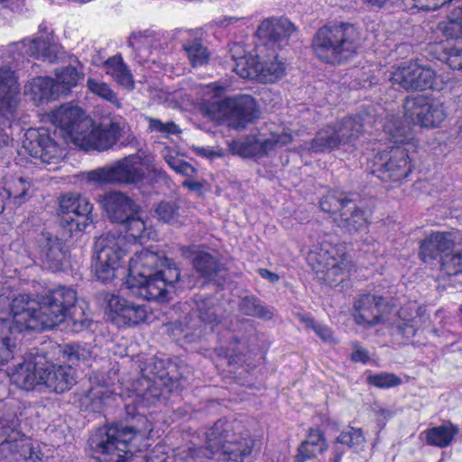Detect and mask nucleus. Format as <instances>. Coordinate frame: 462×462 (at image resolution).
<instances>
[{
  "mask_svg": "<svg viewBox=\"0 0 462 462\" xmlns=\"http://www.w3.org/2000/svg\"><path fill=\"white\" fill-rule=\"evenodd\" d=\"M189 256L192 257L195 270L203 277L211 278L220 269L218 258L216 254L194 248L190 250Z\"/></svg>",
  "mask_w": 462,
  "mask_h": 462,
  "instance_id": "obj_36",
  "label": "nucleus"
},
{
  "mask_svg": "<svg viewBox=\"0 0 462 462\" xmlns=\"http://www.w3.org/2000/svg\"><path fill=\"white\" fill-rule=\"evenodd\" d=\"M439 29L446 40L439 44L443 57L452 69L462 72V5L452 10L447 22L439 23Z\"/></svg>",
  "mask_w": 462,
  "mask_h": 462,
  "instance_id": "obj_17",
  "label": "nucleus"
},
{
  "mask_svg": "<svg viewBox=\"0 0 462 462\" xmlns=\"http://www.w3.org/2000/svg\"><path fill=\"white\" fill-rule=\"evenodd\" d=\"M344 211L334 217L337 226L349 234H356L365 231L368 221L365 211L361 209L354 200L346 202Z\"/></svg>",
  "mask_w": 462,
  "mask_h": 462,
  "instance_id": "obj_28",
  "label": "nucleus"
},
{
  "mask_svg": "<svg viewBox=\"0 0 462 462\" xmlns=\"http://www.w3.org/2000/svg\"><path fill=\"white\" fill-rule=\"evenodd\" d=\"M403 110L409 124L426 128L439 127L447 118L444 103L425 95L407 97Z\"/></svg>",
  "mask_w": 462,
  "mask_h": 462,
  "instance_id": "obj_14",
  "label": "nucleus"
},
{
  "mask_svg": "<svg viewBox=\"0 0 462 462\" xmlns=\"http://www.w3.org/2000/svg\"><path fill=\"white\" fill-rule=\"evenodd\" d=\"M310 259L318 264L317 273H324L323 279L329 283L337 282V277L348 268L346 257V246L337 236L325 235L320 237Z\"/></svg>",
  "mask_w": 462,
  "mask_h": 462,
  "instance_id": "obj_12",
  "label": "nucleus"
},
{
  "mask_svg": "<svg viewBox=\"0 0 462 462\" xmlns=\"http://www.w3.org/2000/svg\"><path fill=\"white\" fill-rule=\"evenodd\" d=\"M207 447L195 444L179 448L176 456L184 462H207L209 457L225 462H245L254 441L236 420H219L206 433Z\"/></svg>",
  "mask_w": 462,
  "mask_h": 462,
  "instance_id": "obj_1",
  "label": "nucleus"
},
{
  "mask_svg": "<svg viewBox=\"0 0 462 462\" xmlns=\"http://www.w3.org/2000/svg\"><path fill=\"white\" fill-rule=\"evenodd\" d=\"M364 132L363 117H347L328 125L318 131L316 136L306 144L313 152H330L342 145L354 143Z\"/></svg>",
  "mask_w": 462,
  "mask_h": 462,
  "instance_id": "obj_10",
  "label": "nucleus"
},
{
  "mask_svg": "<svg viewBox=\"0 0 462 462\" xmlns=\"http://www.w3.org/2000/svg\"><path fill=\"white\" fill-rule=\"evenodd\" d=\"M183 50L193 67L202 66L208 63L209 52L198 38L189 39L183 43Z\"/></svg>",
  "mask_w": 462,
  "mask_h": 462,
  "instance_id": "obj_43",
  "label": "nucleus"
},
{
  "mask_svg": "<svg viewBox=\"0 0 462 462\" xmlns=\"http://www.w3.org/2000/svg\"><path fill=\"white\" fill-rule=\"evenodd\" d=\"M162 391L153 383H148L147 388L143 393L135 394L134 402L138 406L150 407L161 400Z\"/></svg>",
  "mask_w": 462,
  "mask_h": 462,
  "instance_id": "obj_53",
  "label": "nucleus"
},
{
  "mask_svg": "<svg viewBox=\"0 0 462 462\" xmlns=\"http://www.w3.org/2000/svg\"><path fill=\"white\" fill-rule=\"evenodd\" d=\"M285 70V64L279 60L276 54L261 55L257 81L261 83H273L283 77Z\"/></svg>",
  "mask_w": 462,
  "mask_h": 462,
  "instance_id": "obj_33",
  "label": "nucleus"
},
{
  "mask_svg": "<svg viewBox=\"0 0 462 462\" xmlns=\"http://www.w3.org/2000/svg\"><path fill=\"white\" fill-rule=\"evenodd\" d=\"M129 46L141 60H146L152 50L158 47V40L153 32L133 33L129 39Z\"/></svg>",
  "mask_w": 462,
  "mask_h": 462,
  "instance_id": "obj_39",
  "label": "nucleus"
},
{
  "mask_svg": "<svg viewBox=\"0 0 462 462\" xmlns=\"http://www.w3.org/2000/svg\"><path fill=\"white\" fill-rule=\"evenodd\" d=\"M53 291H60V292H70L72 296L71 300H66V298L60 299L57 300L56 305L58 309H61L62 319L57 322V326L62 322H68L71 327V329L75 332H79L82 329L88 328L90 321L85 314L84 307L77 304V293L76 291L67 286H58Z\"/></svg>",
  "mask_w": 462,
  "mask_h": 462,
  "instance_id": "obj_23",
  "label": "nucleus"
},
{
  "mask_svg": "<svg viewBox=\"0 0 462 462\" xmlns=\"http://www.w3.org/2000/svg\"><path fill=\"white\" fill-rule=\"evenodd\" d=\"M71 296L70 292L64 293L53 289L38 299L20 294L12 300L10 319H4V322L12 333L53 328L63 317L61 309L56 305L57 300L66 298L69 301Z\"/></svg>",
  "mask_w": 462,
  "mask_h": 462,
  "instance_id": "obj_3",
  "label": "nucleus"
},
{
  "mask_svg": "<svg viewBox=\"0 0 462 462\" xmlns=\"http://www.w3.org/2000/svg\"><path fill=\"white\" fill-rule=\"evenodd\" d=\"M104 68L107 75L113 78L119 85L126 89H133L134 82L133 75L119 55L113 56L106 60Z\"/></svg>",
  "mask_w": 462,
  "mask_h": 462,
  "instance_id": "obj_34",
  "label": "nucleus"
},
{
  "mask_svg": "<svg viewBox=\"0 0 462 462\" xmlns=\"http://www.w3.org/2000/svg\"><path fill=\"white\" fill-rule=\"evenodd\" d=\"M143 438L132 427L112 426L92 436L90 447L101 462H124L128 453L141 450L137 441Z\"/></svg>",
  "mask_w": 462,
  "mask_h": 462,
  "instance_id": "obj_6",
  "label": "nucleus"
},
{
  "mask_svg": "<svg viewBox=\"0 0 462 462\" xmlns=\"http://www.w3.org/2000/svg\"><path fill=\"white\" fill-rule=\"evenodd\" d=\"M122 224L125 225L126 232L130 237L134 240H143L151 237V232L146 227L143 219L139 216V212L136 215L131 216Z\"/></svg>",
  "mask_w": 462,
  "mask_h": 462,
  "instance_id": "obj_48",
  "label": "nucleus"
},
{
  "mask_svg": "<svg viewBox=\"0 0 462 462\" xmlns=\"http://www.w3.org/2000/svg\"><path fill=\"white\" fill-rule=\"evenodd\" d=\"M94 252L93 269L97 279L110 282L116 278L128 253L126 239L115 233L103 234L97 238Z\"/></svg>",
  "mask_w": 462,
  "mask_h": 462,
  "instance_id": "obj_7",
  "label": "nucleus"
},
{
  "mask_svg": "<svg viewBox=\"0 0 462 462\" xmlns=\"http://www.w3.org/2000/svg\"><path fill=\"white\" fill-rule=\"evenodd\" d=\"M443 270L448 274H457L462 271V249H454L441 259Z\"/></svg>",
  "mask_w": 462,
  "mask_h": 462,
  "instance_id": "obj_55",
  "label": "nucleus"
},
{
  "mask_svg": "<svg viewBox=\"0 0 462 462\" xmlns=\"http://www.w3.org/2000/svg\"><path fill=\"white\" fill-rule=\"evenodd\" d=\"M50 361L44 356H29L14 367L9 374L11 382L23 390H32L37 385H43L49 391L62 393L70 390L77 382V372L62 362Z\"/></svg>",
  "mask_w": 462,
  "mask_h": 462,
  "instance_id": "obj_4",
  "label": "nucleus"
},
{
  "mask_svg": "<svg viewBox=\"0 0 462 462\" xmlns=\"http://www.w3.org/2000/svg\"><path fill=\"white\" fill-rule=\"evenodd\" d=\"M388 325L395 327L397 333L406 339L413 337L418 329V320L408 315L407 310L403 308L398 313L393 310L392 324Z\"/></svg>",
  "mask_w": 462,
  "mask_h": 462,
  "instance_id": "obj_40",
  "label": "nucleus"
},
{
  "mask_svg": "<svg viewBox=\"0 0 462 462\" xmlns=\"http://www.w3.org/2000/svg\"><path fill=\"white\" fill-rule=\"evenodd\" d=\"M373 172L383 182L400 183L413 171L414 165L403 146L392 147L375 157Z\"/></svg>",
  "mask_w": 462,
  "mask_h": 462,
  "instance_id": "obj_15",
  "label": "nucleus"
},
{
  "mask_svg": "<svg viewBox=\"0 0 462 462\" xmlns=\"http://www.w3.org/2000/svg\"><path fill=\"white\" fill-rule=\"evenodd\" d=\"M30 189V183L23 178H20L13 182L7 189H4V192L7 198H14L15 201L21 204L27 196Z\"/></svg>",
  "mask_w": 462,
  "mask_h": 462,
  "instance_id": "obj_57",
  "label": "nucleus"
},
{
  "mask_svg": "<svg viewBox=\"0 0 462 462\" xmlns=\"http://www.w3.org/2000/svg\"><path fill=\"white\" fill-rule=\"evenodd\" d=\"M164 160L167 164L177 173L191 177L195 174L196 170L189 162H184L171 153L164 154Z\"/></svg>",
  "mask_w": 462,
  "mask_h": 462,
  "instance_id": "obj_58",
  "label": "nucleus"
},
{
  "mask_svg": "<svg viewBox=\"0 0 462 462\" xmlns=\"http://www.w3.org/2000/svg\"><path fill=\"white\" fill-rule=\"evenodd\" d=\"M59 90V86L57 87L55 80L51 78L40 77L34 79L31 84V94L37 105L58 97Z\"/></svg>",
  "mask_w": 462,
  "mask_h": 462,
  "instance_id": "obj_38",
  "label": "nucleus"
},
{
  "mask_svg": "<svg viewBox=\"0 0 462 462\" xmlns=\"http://www.w3.org/2000/svg\"><path fill=\"white\" fill-rule=\"evenodd\" d=\"M259 274L262 278L276 282L279 281V275L264 268L259 269Z\"/></svg>",
  "mask_w": 462,
  "mask_h": 462,
  "instance_id": "obj_63",
  "label": "nucleus"
},
{
  "mask_svg": "<svg viewBox=\"0 0 462 462\" xmlns=\"http://www.w3.org/2000/svg\"><path fill=\"white\" fill-rule=\"evenodd\" d=\"M359 32L352 24L325 25L316 32L312 47L316 56L329 64L338 65L357 51Z\"/></svg>",
  "mask_w": 462,
  "mask_h": 462,
  "instance_id": "obj_5",
  "label": "nucleus"
},
{
  "mask_svg": "<svg viewBox=\"0 0 462 462\" xmlns=\"http://www.w3.org/2000/svg\"><path fill=\"white\" fill-rule=\"evenodd\" d=\"M349 200L342 194L328 193L321 199L320 208L324 212L334 215L335 217L344 211V206Z\"/></svg>",
  "mask_w": 462,
  "mask_h": 462,
  "instance_id": "obj_50",
  "label": "nucleus"
},
{
  "mask_svg": "<svg viewBox=\"0 0 462 462\" xmlns=\"http://www.w3.org/2000/svg\"><path fill=\"white\" fill-rule=\"evenodd\" d=\"M338 444L346 445L348 448L362 445L365 442V438L361 429L350 427L343 430L336 439Z\"/></svg>",
  "mask_w": 462,
  "mask_h": 462,
  "instance_id": "obj_52",
  "label": "nucleus"
},
{
  "mask_svg": "<svg viewBox=\"0 0 462 462\" xmlns=\"http://www.w3.org/2000/svg\"><path fill=\"white\" fill-rule=\"evenodd\" d=\"M241 46L235 44L231 49L232 57L234 60V71L243 79H258V73L260 68V56L261 55H244L236 57V54L241 52Z\"/></svg>",
  "mask_w": 462,
  "mask_h": 462,
  "instance_id": "obj_32",
  "label": "nucleus"
},
{
  "mask_svg": "<svg viewBox=\"0 0 462 462\" xmlns=\"http://www.w3.org/2000/svg\"><path fill=\"white\" fill-rule=\"evenodd\" d=\"M88 118L79 107L70 104L61 105L50 115L51 122L59 127L63 134L67 135L71 142L79 130V125Z\"/></svg>",
  "mask_w": 462,
  "mask_h": 462,
  "instance_id": "obj_26",
  "label": "nucleus"
},
{
  "mask_svg": "<svg viewBox=\"0 0 462 462\" xmlns=\"http://www.w3.org/2000/svg\"><path fill=\"white\" fill-rule=\"evenodd\" d=\"M24 147L34 158L45 163H55L63 155L62 149L45 132L29 131Z\"/></svg>",
  "mask_w": 462,
  "mask_h": 462,
  "instance_id": "obj_22",
  "label": "nucleus"
},
{
  "mask_svg": "<svg viewBox=\"0 0 462 462\" xmlns=\"http://www.w3.org/2000/svg\"><path fill=\"white\" fill-rule=\"evenodd\" d=\"M196 152H197V154H199L203 157L210 158V159H213L217 156H221V153L217 152L208 147H197Z\"/></svg>",
  "mask_w": 462,
  "mask_h": 462,
  "instance_id": "obj_62",
  "label": "nucleus"
},
{
  "mask_svg": "<svg viewBox=\"0 0 462 462\" xmlns=\"http://www.w3.org/2000/svg\"><path fill=\"white\" fill-rule=\"evenodd\" d=\"M238 310L245 316L265 320H269L273 317V312L269 308L263 306L254 296H245L242 298L238 304Z\"/></svg>",
  "mask_w": 462,
  "mask_h": 462,
  "instance_id": "obj_41",
  "label": "nucleus"
},
{
  "mask_svg": "<svg viewBox=\"0 0 462 462\" xmlns=\"http://www.w3.org/2000/svg\"><path fill=\"white\" fill-rule=\"evenodd\" d=\"M383 130L389 135L391 140L396 143L406 144L413 139L411 127L402 125L398 118L393 116L387 117Z\"/></svg>",
  "mask_w": 462,
  "mask_h": 462,
  "instance_id": "obj_42",
  "label": "nucleus"
},
{
  "mask_svg": "<svg viewBox=\"0 0 462 462\" xmlns=\"http://www.w3.org/2000/svg\"><path fill=\"white\" fill-rule=\"evenodd\" d=\"M292 140L290 129L273 125L269 129V133H260L228 143V148L233 154L242 157H263L270 152L290 144Z\"/></svg>",
  "mask_w": 462,
  "mask_h": 462,
  "instance_id": "obj_11",
  "label": "nucleus"
},
{
  "mask_svg": "<svg viewBox=\"0 0 462 462\" xmlns=\"http://www.w3.org/2000/svg\"><path fill=\"white\" fill-rule=\"evenodd\" d=\"M148 128L152 133L161 134L162 136L177 134L181 132L179 125L173 121L162 122L158 118L147 117Z\"/></svg>",
  "mask_w": 462,
  "mask_h": 462,
  "instance_id": "obj_54",
  "label": "nucleus"
},
{
  "mask_svg": "<svg viewBox=\"0 0 462 462\" xmlns=\"http://www.w3.org/2000/svg\"><path fill=\"white\" fill-rule=\"evenodd\" d=\"M182 185L189 189V190H192V191H199L200 190L202 185L198 182V181H192V180H186L182 182Z\"/></svg>",
  "mask_w": 462,
  "mask_h": 462,
  "instance_id": "obj_64",
  "label": "nucleus"
},
{
  "mask_svg": "<svg viewBox=\"0 0 462 462\" xmlns=\"http://www.w3.org/2000/svg\"><path fill=\"white\" fill-rule=\"evenodd\" d=\"M296 32L294 24L286 18H267L258 26L256 35L267 43L282 48Z\"/></svg>",
  "mask_w": 462,
  "mask_h": 462,
  "instance_id": "obj_25",
  "label": "nucleus"
},
{
  "mask_svg": "<svg viewBox=\"0 0 462 462\" xmlns=\"http://www.w3.org/2000/svg\"><path fill=\"white\" fill-rule=\"evenodd\" d=\"M297 317L306 328H311L324 342H335L333 332L328 326L317 323L312 318L304 314H297Z\"/></svg>",
  "mask_w": 462,
  "mask_h": 462,
  "instance_id": "obj_51",
  "label": "nucleus"
},
{
  "mask_svg": "<svg viewBox=\"0 0 462 462\" xmlns=\"http://www.w3.org/2000/svg\"><path fill=\"white\" fill-rule=\"evenodd\" d=\"M90 397L95 400L98 399L100 404H107L109 399L115 397L114 393L105 387L93 388L90 391Z\"/></svg>",
  "mask_w": 462,
  "mask_h": 462,
  "instance_id": "obj_60",
  "label": "nucleus"
},
{
  "mask_svg": "<svg viewBox=\"0 0 462 462\" xmlns=\"http://www.w3.org/2000/svg\"><path fill=\"white\" fill-rule=\"evenodd\" d=\"M4 449H8L13 453L20 454L23 459L30 462H37L42 460V453L38 449V445L34 446L33 442L24 435L19 439H7L2 443Z\"/></svg>",
  "mask_w": 462,
  "mask_h": 462,
  "instance_id": "obj_35",
  "label": "nucleus"
},
{
  "mask_svg": "<svg viewBox=\"0 0 462 462\" xmlns=\"http://www.w3.org/2000/svg\"><path fill=\"white\" fill-rule=\"evenodd\" d=\"M19 87L14 71L0 69V109L4 114H12L17 105Z\"/></svg>",
  "mask_w": 462,
  "mask_h": 462,
  "instance_id": "obj_30",
  "label": "nucleus"
},
{
  "mask_svg": "<svg viewBox=\"0 0 462 462\" xmlns=\"http://www.w3.org/2000/svg\"><path fill=\"white\" fill-rule=\"evenodd\" d=\"M100 203L110 220L123 223L139 212V207L125 193L110 191L102 196Z\"/></svg>",
  "mask_w": 462,
  "mask_h": 462,
  "instance_id": "obj_24",
  "label": "nucleus"
},
{
  "mask_svg": "<svg viewBox=\"0 0 462 462\" xmlns=\"http://www.w3.org/2000/svg\"><path fill=\"white\" fill-rule=\"evenodd\" d=\"M436 73L430 67L408 61L392 72L390 80L407 91H423L433 88Z\"/></svg>",
  "mask_w": 462,
  "mask_h": 462,
  "instance_id": "obj_18",
  "label": "nucleus"
},
{
  "mask_svg": "<svg viewBox=\"0 0 462 462\" xmlns=\"http://www.w3.org/2000/svg\"><path fill=\"white\" fill-rule=\"evenodd\" d=\"M13 47L22 56L35 57L53 62L58 55L59 46L51 41L49 35L33 39H24L20 42L13 44Z\"/></svg>",
  "mask_w": 462,
  "mask_h": 462,
  "instance_id": "obj_27",
  "label": "nucleus"
},
{
  "mask_svg": "<svg viewBox=\"0 0 462 462\" xmlns=\"http://www.w3.org/2000/svg\"><path fill=\"white\" fill-rule=\"evenodd\" d=\"M393 309L388 301L375 294L365 293L354 301V319L356 325L369 328L380 324H392Z\"/></svg>",
  "mask_w": 462,
  "mask_h": 462,
  "instance_id": "obj_16",
  "label": "nucleus"
},
{
  "mask_svg": "<svg viewBox=\"0 0 462 462\" xmlns=\"http://www.w3.org/2000/svg\"><path fill=\"white\" fill-rule=\"evenodd\" d=\"M107 317L118 327L137 325L146 319V310L115 294H106Z\"/></svg>",
  "mask_w": 462,
  "mask_h": 462,
  "instance_id": "obj_20",
  "label": "nucleus"
},
{
  "mask_svg": "<svg viewBox=\"0 0 462 462\" xmlns=\"http://www.w3.org/2000/svg\"><path fill=\"white\" fill-rule=\"evenodd\" d=\"M92 356L91 348L88 345H66L60 350L63 363L68 362L73 367L78 362L87 361Z\"/></svg>",
  "mask_w": 462,
  "mask_h": 462,
  "instance_id": "obj_45",
  "label": "nucleus"
},
{
  "mask_svg": "<svg viewBox=\"0 0 462 462\" xmlns=\"http://www.w3.org/2000/svg\"><path fill=\"white\" fill-rule=\"evenodd\" d=\"M198 314L201 321L212 326L219 322L217 310L211 300L198 301Z\"/></svg>",
  "mask_w": 462,
  "mask_h": 462,
  "instance_id": "obj_56",
  "label": "nucleus"
},
{
  "mask_svg": "<svg viewBox=\"0 0 462 462\" xmlns=\"http://www.w3.org/2000/svg\"><path fill=\"white\" fill-rule=\"evenodd\" d=\"M79 75L73 67H66L56 74L55 85L59 86L60 95L69 92L70 88L78 84Z\"/></svg>",
  "mask_w": 462,
  "mask_h": 462,
  "instance_id": "obj_47",
  "label": "nucleus"
},
{
  "mask_svg": "<svg viewBox=\"0 0 462 462\" xmlns=\"http://www.w3.org/2000/svg\"><path fill=\"white\" fill-rule=\"evenodd\" d=\"M180 277L179 268L169 259L143 250L130 259L125 284L138 298L164 302L175 292Z\"/></svg>",
  "mask_w": 462,
  "mask_h": 462,
  "instance_id": "obj_2",
  "label": "nucleus"
},
{
  "mask_svg": "<svg viewBox=\"0 0 462 462\" xmlns=\"http://www.w3.org/2000/svg\"><path fill=\"white\" fill-rule=\"evenodd\" d=\"M42 236L43 241L41 245V259L46 268H49L52 272L59 271L65 258L61 240L50 234H43Z\"/></svg>",
  "mask_w": 462,
  "mask_h": 462,
  "instance_id": "obj_31",
  "label": "nucleus"
},
{
  "mask_svg": "<svg viewBox=\"0 0 462 462\" xmlns=\"http://www.w3.org/2000/svg\"><path fill=\"white\" fill-rule=\"evenodd\" d=\"M12 334L7 329L4 319L0 318V366L5 365L14 357L16 344L14 338L11 336Z\"/></svg>",
  "mask_w": 462,
  "mask_h": 462,
  "instance_id": "obj_44",
  "label": "nucleus"
},
{
  "mask_svg": "<svg viewBox=\"0 0 462 462\" xmlns=\"http://www.w3.org/2000/svg\"><path fill=\"white\" fill-rule=\"evenodd\" d=\"M426 442L430 446L445 448L449 446L458 433V428L448 422L440 426L432 427L423 432Z\"/></svg>",
  "mask_w": 462,
  "mask_h": 462,
  "instance_id": "obj_37",
  "label": "nucleus"
},
{
  "mask_svg": "<svg viewBox=\"0 0 462 462\" xmlns=\"http://www.w3.org/2000/svg\"><path fill=\"white\" fill-rule=\"evenodd\" d=\"M328 448L324 433L319 429L310 428L306 439L300 444L295 455L296 462H307L315 458L319 454L327 451Z\"/></svg>",
  "mask_w": 462,
  "mask_h": 462,
  "instance_id": "obj_29",
  "label": "nucleus"
},
{
  "mask_svg": "<svg viewBox=\"0 0 462 462\" xmlns=\"http://www.w3.org/2000/svg\"><path fill=\"white\" fill-rule=\"evenodd\" d=\"M462 234L458 231L435 232L420 245V254L424 262L448 254L461 245Z\"/></svg>",
  "mask_w": 462,
  "mask_h": 462,
  "instance_id": "obj_21",
  "label": "nucleus"
},
{
  "mask_svg": "<svg viewBox=\"0 0 462 462\" xmlns=\"http://www.w3.org/2000/svg\"><path fill=\"white\" fill-rule=\"evenodd\" d=\"M79 125L72 143L89 152H104L111 149L118 141L125 127V122L113 121L107 125H97L89 117Z\"/></svg>",
  "mask_w": 462,
  "mask_h": 462,
  "instance_id": "obj_13",
  "label": "nucleus"
},
{
  "mask_svg": "<svg viewBox=\"0 0 462 462\" xmlns=\"http://www.w3.org/2000/svg\"><path fill=\"white\" fill-rule=\"evenodd\" d=\"M368 382L379 388H389L399 385L402 380L393 374H379L370 375Z\"/></svg>",
  "mask_w": 462,
  "mask_h": 462,
  "instance_id": "obj_59",
  "label": "nucleus"
},
{
  "mask_svg": "<svg viewBox=\"0 0 462 462\" xmlns=\"http://www.w3.org/2000/svg\"><path fill=\"white\" fill-rule=\"evenodd\" d=\"M93 206L88 199L81 195L69 193L60 198V210L63 217L62 226L70 234L84 230L92 221Z\"/></svg>",
  "mask_w": 462,
  "mask_h": 462,
  "instance_id": "obj_19",
  "label": "nucleus"
},
{
  "mask_svg": "<svg viewBox=\"0 0 462 462\" xmlns=\"http://www.w3.org/2000/svg\"><path fill=\"white\" fill-rule=\"evenodd\" d=\"M352 346L354 351L351 355V359L355 362L367 363L369 360L368 352L356 342H354Z\"/></svg>",
  "mask_w": 462,
  "mask_h": 462,
  "instance_id": "obj_61",
  "label": "nucleus"
},
{
  "mask_svg": "<svg viewBox=\"0 0 462 462\" xmlns=\"http://www.w3.org/2000/svg\"><path fill=\"white\" fill-rule=\"evenodd\" d=\"M88 89L94 95L112 103L116 106H120L119 99L116 94L105 82L96 79L89 78L87 80Z\"/></svg>",
  "mask_w": 462,
  "mask_h": 462,
  "instance_id": "obj_49",
  "label": "nucleus"
},
{
  "mask_svg": "<svg viewBox=\"0 0 462 462\" xmlns=\"http://www.w3.org/2000/svg\"><path fill=\"white\" fill-rule=\"evenodd\" d=\"M149 160L143 154H132L116 162L86 173V180L97 185L136 183L144 176Z\"/></svg>",
  "mask_w": 462,
  "mask_h": 462,
  "instance_id": "obj_9",
  "label": "nucleus"
},
{
  "mask_svg": "<svg viewBox=\"0 0 462 462\" xmlns=\"http://www.w3.org/2000/svg\"><path fill=\"white\" fill-rule=\"evenodd\" d=\"M225 91V88L217 82L205 85L201 88L202 101L204 104L217 105L224 116L236 120L242 127L258 117L256 103L251 96L242 95L220 100Z\"/></svg>",
  "mask_w": 462,
  "mask_h": 462,
  "instance_id": "obj_8",
  "label": "nucleus"
},
{
  "mask_svg": "<svg viewBox=\"0 0 462 462\" xmlns=\"http://www.w3.org/2000/svg\"><path fill=\"white\" fill-rule=\"evenodd\" d=\"M158 219L171 225L181 223L180 208L176 202L162 201L155 208Z\"/></svg>",
  "mask_w": 462,
  "mask_h": 462,
  "instance_id": "obj_46",
  "label": "nucleus"
}]
</instances>
